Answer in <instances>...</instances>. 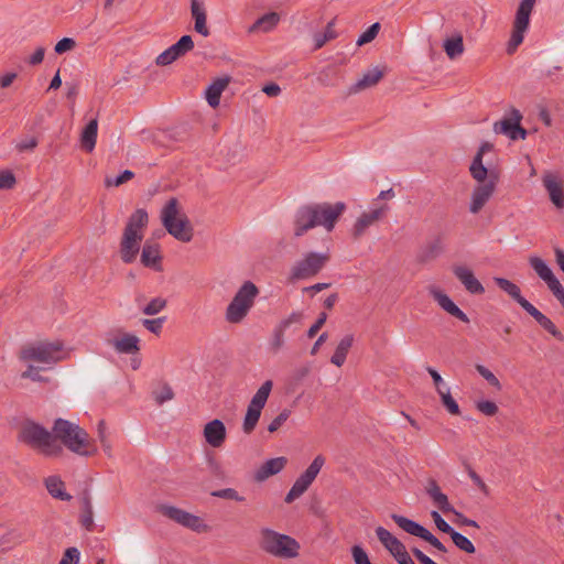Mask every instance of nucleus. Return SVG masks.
I'll list each match as a JSON object with an SVG mask.
<instances>
[{
	"label": "nucleus",
	"mask_w": 564,
	"mask_h": 564,
	"mask_svg": "<svg viewBox=\"0 0 564 564\" xmlns=\"http://www.w3.org/2000/svg\"><path fill=\"white\" fill-rule=\"evenodd\" d=\"M204 437L210 446L220 447L226 440L225 424L218 419L208 422L204 427Z\"/></svg>",
	"instance_id": "22"
},
{
	"label": "nucleus",
	"mask_w": 564,
	"mask_h": 564,
	"mask_svg": "<svg viewBox=\"0 0 564 564\" xmlns=\"http://www.w3.org/2000/svg\"><path fill=\"white\" fill-rule=\"evenodd\" d=\"M279 22V15L274 12L267 13L259 18L250 28V32L263 31L268 32L272 30Z\"/></svg>",
	"instance_id": "43"
},
{
	"label": "nucleus",
	"mask_w": 564,
	"mask_h": 564,
	"mask_svg": "<svg viewBox=\"0 0 564 564\" xmlns=\"http://www.w3.org/2000/svg\"><path fill=\"white\" fill-rule=\"evenodd\" d=\"M521 120L522 113L518 109L512 108L508 118L495 122L494 131L498 134H505L513 141L524 140L528 131L521 126Z\"/></svg>",
	"instance_id": "15"
},
{
	"label": "nucleus",
	"mask_w": 564,
	"mask_h": 564,
	"mask_svg": "<svg viewBox=\"0 0 564 564\" xmlns=\"http://www.w3.org/2000/svg\"><path fill=\"white\" fill-rule=\"evenodd\" d=\"M302 312H292L286 318H283L274 327L270 341V349L278 352L284 346V334L292 325H301L303 321Z\"/></svg>",
	"instance_id": "18"
},
{
	"label": "nucleus",
	"mask_w": 564,
	"mask_h": 564,
	"mask_svg": "<svg viewBox=\"0 0 564 564\" xmlns=\"http://www.w3.org/2000/svg\"><path fill=\"white\" fill-rule=\"evenodd\" d=\"M543 186L545 187L551 202L556 208H564V186L563 182L553 173L546 172L543 177Z\"/></svg>",
	"instance_id": "19"
},
{
	"label": "nucleus",
	"mask_w": 564,
	"mask_h": 564,
	"mask_svg": "<svg viewBox=\"0 0 564 564\" xmlns=\"http://www.w3.org/2000/svg\"><path fill=\"white\" fill-rule=\"evenodd\" d=\"M453 273L457 280L464 285L467 292L470 294H482L485 293V288L480 283V281L475 276L474 272L464 265H455L453 268Z\"/></svg>",
	"instance_id": "20"
},
{
	"label": "nucleus",
	"mask_w": 564,
	"mask_h": 564,
	"mask_svg": "<svg viewBox=\"0 0 564 564\" xmlns=\"http://www.w3.org/2000/svg\"><path fill=\"white\" fill-rule=\"evenodd\" d=\"M288 459L283 456L268 459L254 473V480L262 482L271 476L279 474L286 465Z\"/></svg>",
	"instance_id": "24"
},
{
	"label": "nucleus",
	"mask_w": 564,
	"mask_h": 564,
	"mask_svg": "<svg viewBox=\"0 0 564 564\" xmlns=\"http://www.w3.org/2000/svg\"><path fill=\"white\" fill-rule=\"evenodd\" d=\"M76 45V42L70 39V37H63L62 40H59L54 50L57 54H64L70 50H73Z\"/></svg>",
	"instance_id": "63"
},
{
	"label": "nucleus",
	"mask_w": 564,
	"mask_h": 564,
	"mask_svg": "<svg viewBox=\"0 0 564 564\" xmlns=\"http://www.w3.org/2000/svg\"><path fill=\"white\" fill-rule=\"evenodd\" d=\"M166 306V300L163 297L152 299L142 310L145 315H156Z\"/></svg>",
	"instance_id": "50"
},
{
	"label": "nucleus",
	"mask_w": 564,
	"mask_h": 564,
	"mask_svg": "<svg viewBox=\"0 0 564 564\" xmlns=\"http://www.w3.org/2000/svg\"><path fill=\"white\" fill-rule=\"evenodd\" d=\"M212 496L221 498V499L235 500L238 502L245 501V497L240 496L238 494V491L234 488H225V489H219V490L213 491Z\"/></svg>",
	"instance_id": "52"
},
{
	"label": "nucleus",
	"mask_w": 564,
	"mask_h": 564,
	"mask_svg": "<svg viewBox=\"0 0 564 564\" xmlns=\"http://www.w3.org/2000/svg\"><path fill=\"white\" fill-rule=\"evenodd\" d=\"M272 386L273 383L271 380L264 381L262 386L258 389L256 394L252 397L250 404L263 409L272 390Z\"/></svg>",
	"instance_id": "44"
},
{
	"label": "nucleus",
	"mask_w": 564,
	"mask_h": 564,
	"mask_svg": "<svg viewBox=\"0 0 564 564\" xmlns=\"http://www.w3.org/2000/svg\"><path fill=\"white\" fill-rule=\"evenodd\" d=\"M149 224V215L144 208H138L128 218L120 241V257L124 263H132L140 251L143 230Z\"/></svg>",
	"instance_id": "3"
},
{
	"label": "nucleus",
	"mask_w": 564,
	"mask_h": 564,
	"mask_svg": "<svg viewBox=\"0 0 564 564\" xmlns=\"http://www.w3.org/2000/svg\"><path fill=\"white\" fill-rule=\"evenodd\" d=\"M134 177V173L130 170H124L121 174L116 177H107L105 184L107 187H118Z\"/></svg>",
	"instance_id": "49"
},
{
	"label": "nucleus",
	"mask_w": 564,
	"mask_h": 564,
	"mask_svg": "<svg viewBox=\"0 0 564 564\" xmlns=\"http://www.w3.org/2000/svg\"><path fill=\"white\" fill-rule=\"evenodd\" d=\"M441 402L443 406L451 413L452 415H459L460 409L458 403L452 397L449 389H446L445 393H442Z\"/></svg>",
	"instance_id": "47"
},
{
	"label": "nucleus",
	"mask_w": 564,
	"mask_h": 564,
	"mask_svg": "<svg viewBox=\"0 0 564 564\" xmlns=\"http://www.w3.org/2000/svg\"><path fill=\"white\" fill-rule=\"evenodd\" d=\"M180 215L177 198H170L161 212V220L166 231L182 242H189L193 238V227L186 215Z\"/></svg>",
	"instance_id": "5"
},
{
	"label": "nucleus",
	"mask_w": 564,
	"mask_h": 564,
	"mask_svg": "<svg viewBox=\"0 0 564 564\" xmlns=\"http://www.w3.org/2000/svg\"><path fill=\"white\" fill-rule=\"evenodd\" d=\"M497 182L498 175L494 171H490L489 178H487L485 182H479L471 194V203L469 206L470 213L478 214L482 209V207L492 196Z\"/></svg>",
	"instance_id": "16"
},
{
	"label": "nucleus",
	"mask_w": 564,
	"mask_h": 564,
	"mask_svg": "<svg viewBox=\"0 0 564 564\" xmlns=\"http://www.w3.org/2000/svg\"><path fill=\"white\" fill-rule=\"evenodd\" d=\"M17 184V178L12 171L3 170L0 171V188L1 189H11Z\"/></svg>",
	"instance_id": "55"
},
{
	"label": "nucleus",
	"mask_w": 564,
	"mask_h": 564,
	"mask_svg": "<svg viewBox=\"0 0 564 564\" xmlns=\"http://www.w3.org/2000/svg\"><path fill=\"white\" fill-rule=\"evenodd\" d=\"M380 31V24L378 22L371 24L365 32L360 34L357 40V45L362 46L367 43H370L376 39Z\"/></svg>",
	"instance_id": "48"
},
{
	"label": "nucleus",
	"mask_w": 564,
	"mask_h": 564,
	"mask_svg": "<svg viewBox=\"0 0 564 564\" xmlns=\"http://www.w3.org/2000/svg\"><path fill=\"white\" fill-rule=\"evenodd\" d=\"M53 437L68 448L70 452L80 456H93L97 452L95 441L89 437V434L79 425L64 419H56L52 429Z\"/></svg>",
	"instance_id": "2"
},
{
	"label": "nucleus",
	"mask_w": 564,
	"mask_h": 564,
	"mask_svg": "<svg viewBox=\"0 0 564 564\" xmlns=\"http://www.w3.org/2000/svg\"><path fill=\"white\" fill-rule=\"evenodd\" d=\"M80 553L77 547L72 546L65 550L59 564H78Z\"/></svg>",
	"instance_id": "57"
},
{
	"label": "nucleus",
	"mask_w": 564,
	"mask_h": 564,
	"mask_svg": "<svg viewBox=\"0 0 564 564\" xmlns=\"http://www.w3.org/2000/svg\"><path fill=\"white\" fill-rule=\"evenodd\" d=\"M326 321H327V314L325 312L319 313L315 323L307 330V334H306L307 338H310V339L314 338L318 334L321 328L324 326Z\"/></svg>",
	"instance_id": "59"
},
{
	"label": "nucleus",
	"mask_w": 564,
	"mask_h": 564,
	"mask_svg": "<svg viewBox=\"0 0 564 564\" xmlns=\"http://www.w3.org/2000/svg\"><path fill=\"white\" fill-rule=\"evenodd\" d=\"M384 76V68L380 69L379 67H375L372 69H369L367 73L364 74V76L355 83L349 88V94H356L364 89L370 88L375 85H377L381 78Z\"/></svg>",
	"instance_id": "30"
},
{
	"label": "nucleus",
	"mask_w": 564,
	"mask_h": 564,
	"mask_svg": "<svg viewBox=\"0 0 564 564\" xmlns=\"http://www.w3.org/2000/svg\"><path fill=\"white\" fill-rule=\"evenodd\" d=\"M467 471H468V476L470 477V479L473 480L475 486H477L479 488V490L481 492H484L485 495H489V488L485 484V481L481 479V477L470 466H467Z\"/></svg>",
	"instance_id": "62"
},
{
	"label": "nucleus",
	"mask_w": 564,
	"mask_h": 564,
	"mask_svg": "<svg viewBox=\"0 0 564 564\" xmlns=\"http://www.w3.org/2000/svg\"><path fill=\"white\" fill-rule=\"evenodd\" d=\"M335 19L329 21L324 30V32H317L314 34V50L317 51L322 48L327 42L335 40L337 37V32L335 31Z\"/></svg>",
	"instance_id": "37"
},
{
	"label": "nucleus",
	"mask_w": 564,
	"mask_h": 564,
	"mask_svg": "<svg viewBox=\"0 0 564 564\" xmlns=\"http://www.w3.org/2000/svg\"><path fill=\"white\" fill-rule=\"evenodd\" d=\"M444 251L443 237L438 235L433 240L427 241L417 252L419 263H429L440 257Z\"/></svg>",
	"instance_id": "23"
},
{
	"label": "nucleus",
	"mask_w": 564,
	"mask_h": 564,
	"mask_svg": "<svg viewBox=\"0 0 564 564\" xmlns=\"http://www.w3.org/2000/svg\"><path fill=\"white\" fill-rule=\"evenodd\" d=\"M431 296L449 315L456 317L463 323H469L468 316L451 300V297L435 286L430 288Z\"/></svg>",
	"instance_id": "21"
},
{
	"label": "nucleus",
	"mask_w": 564,
	"mask_h": 564,
	"mask_svg": "<svg viewBox=\"0 0 564 564\" xmlns=\"http://www.w3.org/2000/svg\"><path fill=\"white\" fill-rule=\"evenodd\" d=\"M291 411L289 409H284L280 412V414L274 417L271 423L268 425V431L270 433L276 432L290 417Z\"/></svg>",
	"instance_id": "54"
},
{
	"label": "nucleus",
	"mask_w": 564,
	"mask_h": 564,
	"mask_svg": "<svg viewBox=\"0 0 564 564\" xmlns=\"http://www.w3.org/2000/svg\"><path fill=\"white\" fill-rule=\"evenodd\" d=\"M156 510L162 516L173 520L174 522L187 529H191L198 533L206 531L207 525L203 523L199 517L192 514L183 509L169 505H159L156 507Z\"/></svg>",
	"instance_id": "14"
},
{
	"label": "nucleus",
	"mask_w": 564,
	"mask_h": 564,
	"mask_svg": "<svg viewBox=\"0 0 564 564\" xmlns=\"http://www.w3.org/2000/svg\"><path fill=\"white\" fill-rule=\"evenodd\" d=\"M494 281L499 289L509 294L524 311L531 306L532 303L522 296L521 290L517 284L505 278H495Z\"/></svg>",
	"instance_id": "32"
},
{
	"label": "nucleus",
	"mask_w": 564,
	"mask_h": 564,
	"mask_svg": "<svg viewBox=\"0 0 564 564\" xmlns=\"http://www.w3.org/2000/svg\"><path fill=\"white\" fill-rule=\"evenodd\" d=\"M261 411L262 408H257L253 404L249 403L242 424V430L246 434H250L253 432L261 416Z\"/></svg>",
	"instance_id": "41"
},
{
	"label": "nucleus",
	"mask_w": 564,
	"mask_h": 564,
	"mask_svg": "<svg viewBox=\"0 0 564 564\" xmlns=\"http://www.w3.org/2000/svg\"><path fill=\"white\" fill-rule=\"evenodd\" d=\"M351 555L355 564H372L366 551L359 545L351 547Z\"/></svg>",
	"instance_id": "58"
},
{
	"label": "nucleus",
	"mask_w": 564,
	"mask_h": 564,
	"mask_svg": "<svg viewBox=\"0 0 564 564\" xmlns=\"http://www.w3.org/2000/svg\"><path fill=\"white\" fill-rule=\"evenodd\" d=\"M141 263L145 268L153 269L154 271H162V257L160 253V246L158 243H150L147 241L143 245L141 252Z\"/></svg>",
	"instance_id": "25"
},
{
	"label": "nucleus",
	"mask_w": 564,
	"mask_h": 564,
	"mask_svg": "<svg viewBox=\"0 0 564 564\" xmlns=\"http://www.w3.org/2000/svg\"><path fill=\"white\" fill-rule=\"evenodd\" d=\"M444 51L451 59L456 58L464 52V42L460 34L451 36L444 41Z\"/></svg>",
	"instance_id": "40"
},
{
	"label": "nucleus",
	"mask_w": 564,
	"mask_h": 564,
	"mask_svg": "<svg viewBox=\"0 0 564 564\" xmlns=\"http://www.w3.org/2000/svg\"><path fill=\"white\" fill-rule=\"evenodd\" d=\"M425 491L429 497L432 499L433 503L444 513H453L454 514V523L459 527H473L479 529V524L473 520L464 516L462 512L457 511L448 501V498L445 494L442 492L437 481L433 478L427 480Z\"/></svg>",
	"instance_id": "9"
},
{
	"label": "nucleus",
	"mask_w": 564,
	"mask_h": 564,
	"mask_svg": "<svg viewBox=\"0 0 564 564\" xmlns=\"http://www.w3.org/2000/svg\"><path fill=\"white\" fill-rule=\"evenodd\" d=\"M387 209V206H382L379 208H376L369 213H364L361 216L357 219V221L354 225L352 229V236L355 239H359L366 231V229L372 225L375 221L380 219L382 215L384 214Z\"/></svg>",
	"instance_id": "28"
},
{
	"label": "nucleus",
	"mask_w": 564,
	"mask_h": 564,
	"mask_svg": "<svg viewBox=\"0 0 564 564\" xmlns=\"http://www.w3.org/2000/svg\"><path fill=\"white\" fill-rule=\"evenodd\" d=\"M391 519L406 533L422 539L442 553L447 552L446 546L420 523L397 513H393Z\"/></svg>",
	"instance_id": "13"
},
{
	"label": "nucleus",
	"mask_w": 564,
	"mask_h": 564,
	"mask_svg": "<svg viewBox=\"0 0 564 564\" xmlns=\"http://www.w3.org/2000/svg\"><path fill=\"white\" fill-rule=\"evenodd\" d=\"M482 156L484 155H481V153H476L469 167L470 175L477 182H485L487 178H489L490 174L488 169L482 163Z\"/></svg>",
	"instance_id": "42"
},
{
	"label": "nucleus",
	"mask_w": 564,
	"mask_h": 564,
	"mask_svg": "<svg viewBox=\"0 0 564 564\" xmlns=\"http://www.w3.org/2000/svg\"><path fill=\"white\" fill-rule=\"evenodd\" d=\"M119 354H137L140 351V339L130 333H124L122 337L110 343Z\"/></svg>",
	"instance_id": "33"
},
{
	"label": "nucleus",
	"mask_w": 564,
	"mask_h": 564,
	"mask_svg": "<svg viewBox=\"0 0 564 564\" xmlns=\"http://www.w3.org/2000/svg\"><path fill=\"white\" fill-rule=\"evenodd\" d=\"M529 263L531 268L535 271V273L539 275L540 279L543 281L546 280L549 276H552L553 272L549 268V265L545 263L544 260H542L540 257L532 256L529 258Z\"/></svg>",
	"instance_id": "45"
},
{
	"label": "nucleus",
	"mask_w": 564,
	"mask_h": 564,
	"mask_svg": "<svg viewBox=\"0 0 564 564\" xmlns=\"http://www.w3.org/2000/svg\"><path fill=\"white\" fill-rule=\"evenodd\" d=\"M98 132V121L97 119H91L83 129L80 134V145L82 149L88 153H90L96 145Z\"/></svg>",
	"instance_id": "34"
},
{
	"label": "nucleus",
	"mask_w": 564,
	"mask_h": 564,
	"mask_svg": "<svg viewBox=\"0 0 564 564\" xmlns=\"http://www.w3.org/2000/svg\"><path fill=\"white\" fill-rule=\"evenodd\" d=\"M476 408L478 411L488 416H494L499 411L498 405L494 401L489 400L478 401L476 403Z\"/></svg>",
	"instance_id": "56"
},
{
	"label": "nucleus",
	"mask_w": 564,
	"mask_h": 564,
	"mask_svg": "<svg viewBox=\"0 0 564 564\" xmlns=\"http://www.w3.org/2000/svg\"><path fill=\"white\" fill-rule=\"evenodd\" d=\"M194 48V42L191 35H183L181 39L162 52L156 57V64L160 66H166L183 57Z\"/></svg>",
	"instance_id": "17"
},
{
	"label": "nucleus",
	"mask_w": 564,
	"mask_h": 564,
	"mask_svg": "<svg viewBox=\"0 0 564 564\" xmlns=\"http://www.w3.org/2000/svg\"><path fill=\"white\" fill-rule=\"evenodd\" d=\"M328 253L308 252L291 270V280H306L315 276L328 262Z\"/></svg>",
	"instance_id": "11"
},
{
	"label": "nucleus",
	"mask_w": 564,
	"mask_h": 564,
	"mask_svg": "<svg viewBox=\"0 0 564 564\" xmlns=\"http://www.w3.org/2000/svg\"><path fill=\"white\" fill-rule=\"evenodd\" d=\"M154 400L159 405H162L164 402L170 401L174 398L173 389L169 383H163L160 391L153 392Z\"/></svg>",
	"instance_id": "51"
},
{
	"label": "nucleus",
	"mask_w": 564,
	"mask_h": 564,
	"mask_svg": "<svg viewBox=\"0 0 564 564\" xmlns=\"http://www.w3.org/2000/svg\"><path fill=\"white\" fill-rule=\"evenodd\" d=\"M258 295L259 289L253 282H243L226 308V319L231 324L240 323L248 315Z\"/></svg>",
	"instance_id": "7"
},
{
	"label": "nucleus",
	"mask_w": 564,
	"mask_h": 564,
	"mask_svg": "<svg viewBox=\"0 0 564 564\" xmlns=\"http://www.w3.org/2000/svg\"><path fill=\"white\" fill-rule=\"evenodd\" d=\"M44 484L48 494L53 498L59 499L62 501L72 500L73 497L65 491V484L58 476H48Z\"/></svg>",
	"instance_id": "35"
},
{
	"label": "nucleus",
	"mask_w": 564,
	"mask_h": 564,
	"mask_svg": "<svg viewBox=\"0 0 564 564\" xmlns=\"http://www.w3.org/2000/svg\"><path fill=\"white\" fill-rule=\"evenodd\" d=\"M79 522L87 531L94 530V512L90 497L88 495L84 496L82 500V513L79 517Z\"/></svg>",
	"instance_id": "38"
},
{
	"label": "nucleus",
	"mask_w": 564,
	"mask_h": 564,
	"mask_svg": "<svg viewBox=\"0 0 564 564\" xmlns=\"http://www.w3.org/2000/svg\"><path fill=\"white\" fill-rule=\"evenodd\" d=\"M453 543L460 550L466 552L467 554H474L476 552L475 545L473 542L466 538L465 535L460 534L459 532L453 530V532L449 534Z\"/></svg>",
	"instance_id": "46"
},
{
	"label": "nucleus",
	"mask_w": 564,
	"mask_h": 564,
	"mask_svg": "<svg viewBox=\"0 0 564 564\" xmlns=\"http://www.w3.org/2000/svg\"><path fill=\"white\" fill-rule=\"evenodd\" d=\"M345 209L346 205L343 202L334 205L329 203L304 205L295 213L294 235L301 237L319 225L332 231Z\"/></svg>",
	"instance_id": "1"
},
{
	"label": "nucleus",
	"mask_w": 564,
	"mask_h": 564,
	"mask_svg": "<svg viewBox=\"0 0 564 564\" xmlns=\"http://www.w3.org/2000/svg\"><path fill=\"white\" fill-rule=\"evenodd\" d=\"M525 312L532 316L535 322L549 334H551L556 340L564 341V335L555 324L543 313H541L533 304L529 306Z\"/></svg>",
	"instance_id": "29"
},
{
	"label": "nucleus",
	"mask_w": 564,
	"mask_h": 564,
	"mask_svg": "<svg viewBox=\"0 0 564 564\" xmlns=\"http://www.w3.org/2000/svg\"><path fill=\"white\" fill-rule=\"evenodd\" d=\"M324 464L325 457L323 455H317L305 471L295 480L286 494L284 501L286 503H292L295 499L300 498L313 484Z\"/></svg>",
	"instance_id": "12"
},
{
	"label": "nucleus",
	"mask_w": 564,
	"mask_h": 564,
	"mask_svg": "<svg viewBox=\"0 0 564 564\" xmlns=\"http://www.w3.org/2000/svg\"><path fill=\"white\" fill-rule=\"evenodd\" d=\"M477 372L492 387L500 390L501 384L499 379L485 366L476 365Z\"/></svg>",
	"instance_id": "53"
},
{
	"label": "nucleus",
	"mask_w": 564,
	"mask_h": 564,
	"mask_svg": "<svg viewBox=\"0 0 564 564\" xmlns=\"http://www.w3.org/2000/svg\"><path fill=\"white\" fill-rule=\"evenodd\" d=\"M18 438L47 457H57L63 453V447L55 442L52 433L33 420L28 419L21 424Z\"/></svg>",
	"instance_id": "4"
},
{
	"label": "nucleus",
	"mask_w": 564,
	"mask_h": 564,
	"mask_svg": "<svg viewBox=\"0 0 564 564\" xmlns=\"http://www.w3.org/2000/svg\"><path fill=\"white\" fill-rule=\"evenodd\" d=\"M338 76L339 69L334 65H328L317 74L316 79L319 85L332 87L337 85Z\"/></svg>",
	"instance_id": "39"
},
{
	"label": "nucleus",
	"mask_w": 564,
	"mask_h": 564,
	"mask_svg": "<svg viewBox=\"0 0 564 564\" xmlns=\"http://www.w3.org/2000/svg\"><path fill=\"white\" fill-rule=\"evenodd\" d=\"M37 144H39L37 138L32 137V138L20 141L17 144V150L19 152L33 151L37 147Z\"/></svg>",
	"instance_id": "64"
},
{
	"label": "nucleus",
	"mask_w": 564,
	"mask_h": 564,
	"mask_svg": "<svg viewBox=\"0 0 564 564\" xmlns=\"http://www.w3.org/2000/svg\"><path fill=\"white\" fill-rule=\"evenodd\" d=\"M260 547L279 558H294L301 546L294 538L265 528L261 530Z\"/></svg>",
	"instance_id": "6"
},
{
	"label": "nucleus",
	"mask_w": 564,
	"mask_h": 564,
	"mask_svg": "<svg viewBox=\"0 0 564 564\" xmlns=\"http://www.w3.org/2000/svg\"><path fill=\"white\" fill-rule=\"evenodd\" d=\"M352 344L354 336L351 334L344 336L337 345L335 352L330 358V362L337 367H341L346 361L347 355Z\"/></svg>",
	"instance_id": "36"
},
{
	"label": "nucleus",
	"mask_w": 564,
	"mask_h": 564,
	"mask_svg": "<svg viewBox=\"0 0 564 564\" xmlns=\"http://www.w3.org/2000/svg\"><path fill=\"white\" fill-rule=\"evenodd\" d=\"M164 323V317H159L154 319H143V326L151 333L159 335L162 332Z\"/></svg>",
	"instance_id": "60"
},
{
	"label": "nucleus",
	"mask_w": 564,
	"mask_h": 564,
	"mask_svg": "<svg viewBox=\"0 0 564 564\" xmlns=\"http://www.w3.org/2000/svg\"><path fill=\"white\" fill-rule=\"evenodd\" d=\"M191 14L194 19V30L203 36H208L210 32L206 24L207 13L204 0H191Z\"/></svg>",
	"instance_id": "26"
},
{
	"label": "nucleus",
	"mask_w": 564,
	"mask_h": 564,
	"mask_svg": "<svg viewBox=\"0 0 564 564\" xmlns=\"http://www.w3.org/2000/svg\"><path fill=\"white\" fill-rule=\"evenodd\" d=\"M536 0H521L516 12L511 37L508 42L507 53L513 54L522 44L524 34L530 25V15Z\"/></svg>",
	"instance_id": "10"
},
{
	"label": "nucleus",
	"mask_w": 564,
	"mask_h": 564,
	"mask_svg": "<svg viewBox=\"0 0 564 564\" xmlns=\"http://www.w3.org/2000/svg\"><path fill=\"white\" fill-rule=\"evenodd\" d=\"M63 348L59 340L30 344L22 347L19 358L23 361L54 365L64 359Z\"/></svg>",
	"instance_id": "8"
},
{
	"label": "nucleus",
	"mask_w": 564,
	"mask_h": 564,
	"mask_svg": "<svg viewBox=\"0 0 564 564\" xmlns=\"http://www.w3.org/2000/svg\"><path fill=\"white\" fill-rule=\"evenodd\" d=\"M376 534L378 540L394 558H397V556H401L406 551L404 544L383 527H378L376 529Z\"/></svg>",
	"instance_id": "27"
},
{
	"label": "nucleus",
	"mask_w": 564,
	"mask_h": 564,
	"mask_svg": "<svg viewBox=\"0 0 564 564\" xmlns=\"http://www.w3.org/2000/svg\"><path fill=\"white\" fill-rule=\"evenodd\" d=\"M431 517L434 520L436 528L446 534H451L453 532V528L442 518V516L437 511H432Z\"/></svg>",
	"instance_id": "61"
},
{
	"label": "nucleus",
	"mask_w": 564,
	"mask_h": 564,
	"mask_svg": "<svg viewBox=\"0 0 564 564\" xmlns=\"http://www.w3.org/2000/svg\"><path fill=\"white\" fill-rule=\"evenodd\" d=\"M229 82L230 78L228 76L218 77L207 87L205 97L210 107L216 108L219 106L221 94L227 88Z\"/></svg>",
	"instance_id": "31"
}]
</instances>
